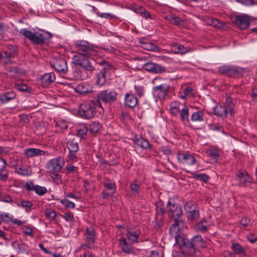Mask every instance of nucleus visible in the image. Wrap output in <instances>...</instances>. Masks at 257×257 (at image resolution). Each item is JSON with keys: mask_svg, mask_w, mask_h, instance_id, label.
Masks as SVG:
<instances>
[{"mask_svg": "<svg viewBox=\"0 0 257 257\" xmlns=\"http://www.w3.org/2000/svg\"><path fill=\"white\" fill-rule=\"evenodd\" d=\"M16 171L18 174L23 176H29L32 174L31 168L28 166L19 168Z\"/></svg>", "mask_w": 257, "mask_h": 257, "instance_id": "35", "label": "nucleus"}, {"mask_svg": "<svg viewBox=\"0 0 257 257\" xmlns=\"http://www.w3.org/2000/svg\"><path fill=\"white\" fill-rule=\"evenodd\" d=\"M240 29H246L249 25L250 19L246 15L237 16L233 21Z\"/></svg>", "mask_w": 257, "mask_h": 257, "instance_id": "16", "label": "nucleus"}, {"mask_svg": "<svg viewBox=\"0 0 257 257\" xmlns=\"http://www.w3.org/2000/svg\"><path fill=\"white\" fill-rule=\"evenodd\" d=\"M167 208L169 217L175 220V223L170 228V232L173 234L178 232L179 226H183V222L179 219L182 214L183 211L181 206L171 199L168 201Z\"/></svg>", "mask_w": 257, "mask_h": 257, "instance_id": "1", "label": "nucleus"}, {"mask_svg": "<svg viewBox=\"0 0 257 257\" xmlns=\"http://www.w3.org/2000/svg\"><path fill=\"white\" fill-rule=\"evenodd\" d=\"M171 51L174 54L182 55L191 51V49L189 47H185L180 44L175 43L171 45Z\"/></svg>", "mask_w": 257, "mask_h": 257, "instance_id": "23", "label": "nucleus"}, {"mask_svg": "<svg viewBox=\"0 0 257 257\" xmlns=\"http://www.w3.org/2000/svg\"><path fill=\"white\" fill-rule=\"evenodd\" d=\"M153 73L159 74L163 73L166 72V68L165 67L155 63H154Z\"/></svg>", "mask_w": 257, "mask_h": 257, "instance_id": "40", "label": "nucleus"}, {"mask_svg": "<svg viewBox=\"0 0 257 257\" xmlns=\"http://www.w3.org/2000/svg\"><path fill=\"white\" fill-rule=\"evenodd\" d=\"M75 90L80 94H85L87 93L92 92L93 88L88 84L80 83L76 86Z\"/></svg>", "mask_w": 257, "mask_h": 257, "instance_id": "26", "label": "nucleus"}, {"mask_svg": "<svg viewBox=\"0 0 257 257\" xmlns=\"http://www.w3.org/2000/svg\"><path fill=\"white\" fill-rule=\"evenodd\" d=\"M86 243L81 246V247H87L91 248L93 246L95 240V234L92 227H87L86 229Z\"/></svg>", "mask_w": 257, "mask_h": 257, "instance_id": "15", "label": "nucleus"}, {"mask_svg": "<svg viewBox=\"0 0 257 257\" xmlns=\"http://www.w3.org/2000/svg\"><path fill=\"white\" fill-rule=\"evenodd\" d=\"M96 84L101 86L103 85L106 81L105 73L104 71H100L96 75Z\"/></svg>", "mask_w": 257, "mask_h": 257, "instance_id": "37", "label": "nucleus"}, {"mask_svg": "<svg viewBox=\"0 0 257 257\" xmlns=\"http://www.w3.org/2000/svg\"><path fill=\"white\" fill-rule=\"evenodd\" d=\"M250 222V220L246 217H243L240 220V224L243 226H246Z\"/></svg>", "mask_w": 257, "mask_h": 257, "instance_id": "64", "label": "nucleus"}, {"mask_svg": "<svg viewBox=\"0 0 257 257\" xmlns=\"http://www.w3.org/2000/svg\"><path fill=\"white\" fill-rule=\"evenodd\" d=\"M169 89V85L166 83L161 84L153 88L152 94L156 99L164 100L167 96Z\"/></svg>", "mask_w": 257, "mask_h": 257, "instance_id": "11", "label": "nucleus"}, {"mask_svg": "<svg viewBox=\"0 0 257 257\" xmlns=\"http://www.w3.org/2000/svg\"><path fill=\"white\" fill-rule=\"evenodd\" d=\"M67 146L69 152H77L79 150L78 143L74 140L68 142Z\"/></svg>", "mask_w": 257, "mask_h": 257, "instance_id": "38", "label": "nucleus"}, {"mask_svg": "<svg viewBox=\"0 0 257 257\" xmlns=\"http://www.w3.org/2000/svg\"><path fill=\"white\" fill-rule=\"evenodd\" d=\"M15 88L20 91L25 92L28 91L29 87L27 84L22 83L15 84Z\"/></svg>", "mask_w": 257, "mask_h": 257, "instance_id": "49", "label": "nucleus"}, {"mask_svg": "<svg viewBox=\"0 0 257 257\" xmlns=\"http://www.w3.org/2000/svg\"><path fill=\"white\" fill-rule=\"evenodd\" d=\"M19 33L24 38L30 40L33 44L36 45H41L44 43L52 37L51 34L47 32H40L37 31L33 32L27 29H21Z\"/></svg>", "mask_w": 257, "mask_h": 257, "instance_id": "3", "label": "nucleus"}, {"mask_svg": "<svg viewBox=\"0 0 257 257\" xmlns=\"http://www.w3.org/2000/svg\"><path fill=\"white\" fill-rule=\"evenodd\" d=\"M65 164L64 159L57 157L49 160L46 164V169L49 172L57 173L59 172Z\"/></svg>", "mask_w": 257, "mask_h": 257, "instance_id": "10", "label": "nucleus"}, {"mask_svg": "<svg viewBox=\"0 0 257 257\" xmlns=\"http://www.w3.org/2000/svg\"><path fill=\"white\" fill-rule=\"evenodd\" d=\"M197 208H198V207L196 206V204L192 201H187L184 205V209L186 211V213Z\"/></svg>", "mask_w": 257, "mask_h": 257, "instance_id": "46", "label": "nucleus"}, {"mask_svg": "<svg viewBox=\"0 0 257 257\" xmlns=\"http://www.w3.org/2000/svg\"><path fill=\"white\" fill-rule=\"evenodd\" d=\"M219 71L221 74L228 76H233L238 75L240 72L239 68L235 66H223L219 68Z\"/></svg>", "mask_w": 257, "mask_h": 257, "instance_id": "18", "label": "nucleus"}, {"mask_svg": "<svg viewBox=\"0 0 257 257\" xmlns=\"http://www.w3.org/2000/svg\"><path fill=\"white\" fill-rule=\"evenodd\" d=\"M172 24L176 26H180L183 25L184 21L183 20L180 19L179 17H176L175 16Z\"/></svg>", "mask_w": 257, "mask_h": 257, "instance_id": "59", "label": "nucleus"}, {"mask_svg": "<svg viewBox=\"0 0 257 257\" xmlns=\"http://www.w3.org/2000/svg\"><path fill=\"white\" fill-rule=\"evenodd\" d=\"M236 180L238 184L241 187L246 186L251 182V178L248 173L246 171H239L236 174Z\"/></svg>", "mask_w": 257, "mask_h": 257, "instance_id": "13", "label": "nucleus"}, {"mask_svg": "<svg viewBox=\"0 0 257 257\" xmlns=\"http://www.w3.org/2000/svg\"><path fill=\"white\" fill-rule=\"evenodd\" d=\"M50 177L53 180H54L56 181H58V182L61 181V176L56 173H53L51 174L50 175Z\"/></svg>", "mask_w": 257, "mask_h": 257, "instance_id": "63", "label": "nucleus"}, {"mask_svg": "<svg viewBox=\"0 0 257 257\" xmlns=\"http://www.w3.org/2000/svg\"><path fill=\"white\" fill-rule=\"evenodd\" d=\"M134 143L144 149L151 148V145L148 141L142 137H135L133 139Z\"/></svg>", "mask_w": 257, "mask_h": 257, "instance_id": "28", "label": "nucleus"}, {"mask_svg": "<svg viewBox=\"0 0 257 257\" xmlns=\"http://www.w3.org/2000/svg\"><path fill=\"white\" fill-rule=\"evenodd\" d=\"M99 102L102 101L105 103H110L114 101L116 98V92L112 89H107L99 92L94 98Z\"/></svg>", "mask_w": 257, "mask_h": 257, "instance_id": "9", "label": "nucleus"}, {"mask_svg": "<svg viewBox=\"0 0 257 257\" xmlns=\"http://www.w3.org/2000/svg\"><path fill=\"white\" fill-rule=\"evenodd\" d=\"M55 80V75L54 73L52 72L46 73L41 77L42 82L46 84H49L54 82Z\"/></svg>", "mask_w": 257, "mask_h": 257, "instance_id": "31", "label": "nucleus"}, {"mask_svg": "<svg viewBox=\"0 0 257 257\" xmlns=\"http://www.w3.org/2000/svg\"><path fill=\"white\" fill-rule=\"evenodd\" d=\"M153 66L154 63L153 62L146 63L143 65V68L146 71L153 73L154 67Z\"/></svg>", "mask_w": 257, "mask_h": 257, "instance_id": "57", "label": "nucleus"}, {"mask_svg": "<svg viewBox=\"0 0 257 257\" xmlns=\"http://www.w3.org/2000/svg\"><path fill=\"white\" fill-rule=\"evenodd\" d=\"M105 190L102 192V196L104 199L112 195L115 192L116 187L114 182L111 180H106L104 183Z\"/></svg>", "mask_w": 257, "mask_h": 257, "instance_id": "17", "label": "nucleus"}, {"mask_svg": "<svg viewBox=\"0 0 257 257\" xmlns=\"http://www.w3.org/2000/svg\"><path fill=\"white\" fill-rule=\"evenodd\" d=\"M101 126L100 123L96 121L92 122L89 125V131L92 134L97 133L101 128Z\"/></svg>", "mask_w": 257, "mask_h": 257, "instance_id": "42", "label": "nucleus"}, {"mask_svg": "<svg viewBox=\"0 0 257 257\" xmlns=\"http://www.w3.org/2000/svg\"><path fill=\"white\" fill-rule=\"evenodd\" d=\"M124 100L125 105L130 108H134L138 103L137 97L132 93H126Z\"/></svg>", "mask_w": 257, "mask_h": 257, "instance_id": "21", "label": "nucleus"}, {"mask_svg": "<svg viewBox=\"0 0 257 257\" xmlns=\"http://www.w3.org/2000/svg\"><path fill=\"white\" fill-rule=\"evenodd\" d=\"M135 89L136 93L140 96L141 97L144 95L145 93V89L143 86L141 85H135Z\"/></svg>", "mask_w": 257, "mask_h": 257, "instance_id": "53", "label": "nucleus"}, {"mask_svg": "<svg viewBox=\"0 0 257 257\" xmlns=\"http://www.w3.org/2000/svg\"><path fill=\"white\" fill-rule=\"evenodd\" d=\"M96 14L98 17L101 18H105L109 20L115 19L117 18L116 16L111 13H101L97 12Z\"/></svg>", "mask_w": 257, "mask_h": 257, "instance_id": "47", "label": "nucleus"}, {"mask_svg": "<svg viewBox=\"0 0 257 257\" xmlns=\"http://www.w3.org/2000/svg\"><path fill=\"white\" fill-rule=\"evenodd\" d=\"M156 210L158 214H163L164 213L165 207L162 202H158L156 203Z\"/></svg>", "mask_w": 257, "mask_h": 257, "instance_id": "54", "label": "nucleus"}, {"mask_svg": "<svg viewBox=\"0 0 257 257\" xmlns=\"http://www.w3.org/2000/svg\"><path fill=\"white\" fill-rule=\"evenodd\" d=\"M4 94L6 97V99H7L8 102L14 99L16 96V94L13 91H10V92H6L4 93Z\"/></svg>", "mask_w": 257, "mask_h": 257, "instance_id": "56", "label": "nucleus"}, {"mask_svg": "<svg viewBox=\"0 0 257 257\" xmlns=\"http://www.w3.org/2000/svg\"><path fill=\"white\" fill-rule=\"evenodd\" d=\"M204 115L202 111H197L191 114L190 119L193 122H202L204 121Z\"/></svg>", "mask_w": 257, "mask_h": 257, "instance_id": "29", "label": "nucleus"}, {"mask_svg": "<svg viewBox=\"0 0 257 257\" xmlns=\"http://www.w3.org/2000/svg\"><path fill=\"white\" fill-rule=\"evenodd\" d=\"M199 216L198 207L191 210L187 213V217L188 220L190 221H194L197 219Z\"/></svg>", "mask_w": 257, "mask_h": 257, "instance_id": "33", "label": "nucleus"}, {"mask_svg": "<svg viewBox=\"0 0 257 257\" xmlns=\"http://www.w3.org/2000/svg\"><path fill=\"white\" fill-rule=\"evenodd\" d=\"M182 93H185L188 97L193 95V90L190 87H186L182 89Z\"/></svg>", "mask_w": 257, "mask_h": 257, "instance_id": "55", "label": "nucleus"}, {"mask_svg": "<svg viewBox=\"0 0 257 257\" xmlns=\"http://www.w3.org/2000/svg\"><path fill=\"white\" fill-rule=\"evenodd\" d=\"M119 244L123 252L128 254H134V249L127 242L125 238H121L119 240Z\"/></svg>", "mask_w": 257, "mask_h": 257, "instance_id": "25", "label": "nucleus"}, {"mask_svg": "<svg viewBox=\"0 0 257 257\" xmlns=\"http://www.w3.org/2000/svg\"><path fill=\"white\" fill-rule=\"evenodd\" d=\"M66 169L68 172L70 173H75L78 171V169L77 167L71 165H67Z\"/></svg>", "mask_w": 257, "mask_h": 257, "instance_id": "62", "label": "nucleus"}, {"mask_svg": "<svg viewBox=\"0 0 257 257\" xmlns=\"http://www.w3.org/2000/svg\"><path fill=\"white\" fill-rule=\"evenodd\" d=\"M141 231L140 228L136 226L134 228H129L127 232V237L130 241L137 242L138 240V236L141 234Z\"/></svg>", "mask_w": 257, "mask_h": 257, "instance_id": "19", "label": "nucleus"}, {"mask_svg": "<svg viewBox=\"0 0 257 257\" xmlns=\"http://www.w3.org/2000/svg\"><path fill=\"white\" fill-rule=\"evenodd\" d=\"M56 124L58 127H59L61 129H62V130H65L68 127L67 122L66 121L63 120H58L56 122Z\"/></svg>", "mask_w": 257, "mask_h": 257, "instance_id": "58", "label": "nucleus"}, {"mask_svg": "<svg viewBox=\"0 0 257 257\" xmlns=\"http://www.w3.org/2000/svg\"><path fill=\"white\" fill-rule=\"evenodd\" d=\"M193 247L195 249V246H203L204 243L203 242V238L201 235H196L192 239V241H190Z\"/></svg>", "mask_w": 257, "mask_h": 257, "instance_id": "34", "label": "nucleus"}, {"mask_svg": "<svg viewBox=\"0 0 257 257\" xmlns=\"http://www.w3.org/2000/svg\"><path fill=\"white\" fill-rule=\"evenodd\" d=\"M60 203L66 208H74L75 204L73 202L68 200L67 199H63L60 200Z\"/></svg>", "mask_w": 257, "mask_h": 257, "instance_id": "48", "label": "nucleus"}, {"mask_svg": "<svg viewBox=\"0 0 257 257\" xmlns=\"http://www.w3.org/2000/svg\"><path fill=\"white\" fill-rule=\"evenodd\" d=\"M142 46L141 47L147 50L148 51H152L154 52H158L159 51L160 49L159 47L155 45V44L150 42H142Z\"/></svg>", "mask_w": 257, "mask_h": 257, "instance_id": "30", "label": "nucleus"}, {"mask_svg": "<svg viewBox=\"0 0 257 257\" xmlns=\"http://www.w3.org/2000/svg\"><path fill=\"white\" fill-rule=\"evenodd\" d=\"M0 218L2 221L5 222H8L12 221L13 215L9 213H4L0 214Z\"/></svg>", "mask_w": 257, "mask_h": 257, "instance_id": "50", "label": "nucleus"}, {"mask_svg": "<svg viewBox=\"0 0 257 257\" xmlns=\"http://www.w3.org/2000/svg\"><path fill=\"white\" fill-rule=\"evenodd\" d=\"M209 224L206 220H202L199 223H198L196 227L197 229L201 232L205 231L207 230Z\"/></svg>", "mask_w": 257, "mask_h": 257, "instance_id": "45", "label": "nucleus"}, {"mask_svg": "<svg viewBox=\"0 0 257 257\" xmlns=\"http://www.w3.org/2000/svg\"><path fill=\"white\" fill-rule=\"evenodd\" d=\"M33 204L32 202L25 199H21L19 201V206L25 208L26 211H30Z\"/></svg>", "mask_w": 257, "mask_h": 257, "instance_id": "36", "label": "nucleus"}, {"mask_svg": "<svg viewBox=\"0 0 257 257\" xmlns=\"http://www.w3.org/2000/svg\"><path fill=\"white\" fill-rule=\"evenodd\" d=\"M26 187L28 191H34L39 196L44 195L47 192L45 187L34 185L33 183H27Z\"/></svg>", "mask_w": 257, "mask_h": 257, "instance_id": "22", "label": "nucleus"}, {"mask_svg": "<svg viewBox=\"0 0 257 257\" xmlns=\"http://www.w3.org/2000/svg\"><path fill=\"white\" fill-rule=\"evenodd\" d=\"M131 190L133 194H137L140 190V186L139 184L134 182L131 184Z\"/></svg>", "mask_w": 257, "mask_h": 257, "instance_id": "51", "label": "nucleus"}, {"mask_svg": "<svg viewBox=\"0 0 257 257\" xmlns=\"http://www.w3.org/2000/svg\"><path fill=\"white\" fill-rule=\"evenodd\" d=\"M176 243L182 247V251L184 255L192 256L194 254L196 249L193 247L192 243L187 239L177 234L175 236Z\"/></svg>", "mask_w": 257, "mask_h": 257, "instance_id": "7", "label": "nucleus"}, {"mask_svg": "<svg viewBox=\"0 0 257 257\" xmlns=\"http://www.w3.org/2000/svg\"><path fill=\"white\" fill-rule=\"evenodd\" d=\"M88 57L81 55H74L72 62L75 65L80 66L87 71H92L95 69V68L90 59L88 58Z\"/></svg>", "mask_w": 257, "mask_h": 257, "instance_id": "8", "label": "nucleus"}, {"mask_svg": "<svg viewBox=\"0 0 257 257\" xmlns=\"http://www.w3.org/2000/svg\"><path fill=\"white\" fill-rule=\"evenodd\" d=\"M24 155L28 158L45 155L46 152L43 150L36 148H28L24 150Z\"/></svg>", "mask_w": 257, "mask_h": 257, "instance_id": "24", "label": "nucleus"}, {"mask_svg": "<svg viewBox=\"0 0 257 257\" xmlns=\"http://www.w3.org/2000/svg\"><path fill=\"white\" fill-rule=\"evenodd\" d=\"M170 111L174 115H179L181 121L183 123L189 121V109L187 105L174 101L170 104Z\"/></svg>", "mask_w": 257, "mask_h": 257, "instance_id": "5", "label": "nucleus"}, {"mask_svg": "<svg viewBox=\"0 0 257 257\" xmlns=\"http://www.w3.org/2000/svg\"><path fill=\"white\" fill-rule=\"evenodd\" d=\"M234 104L230 97H226L225 104H217L213 108L214 114L222 117H226L227 113L231 116L234 114Z\"/></svg>", "mask_w": 257, "mask_h": 257, "instance_id": "6", "label": "nucleus"}, {"mask_svg": "<svg viewBox=\"0 0 257 257\" xmlns=\"http://www.w3.org/2000/svg\"><path fill=\"white\" fill-rule=\"evenodd\" d=\"M231 248L236 254H243L244 253V248L238 243H232Z\"/></svg>", "mask_w": 257, "mask_h": 257, "instance_id": "44", "label": "nucleus"}, {"mask_svg": "<svg viewBox=\"0 0 257 257\" xmlns=\"http://www.w3.org/2000/svg\"><path fill=\"white\" fill-rule=\"evenodd\" d=\"M97 108L103 109L101 103L94 98L89 101L81 103L78 109V113L81 117L90 119L95 116Z\"/></svg>", "mask_w": 257, "mask_h": 257, "instance_id": "2", "label": "nucleus"}, {"mask_svg": "<svg viewBox=\"0 0 257 257\" xmlns=\"http://www.w3.org/2000/svg\"><path fill=\"white\" fill-rule=\"evenodd\" d=\"M88 128L85 126H80L78 130V135L80 138H83L87 133Z\"/></svg>", "mask_w": 257, "mask_h": 257, "instance_id": "52", "label": "nucleus"}, {"mask_svg": "<svg viewBox=\"0 0 257 257\" xmlns=\"http://www.w3.org/2000/svg\"><path fill=\"white\" fill-rule=\"evenodd\" d=\"M176 156L178 162L183 165L192 166L195 162L194 157L189 153L179 152Z\"/></svg>", "mask_w": 257, "mask_h": 257, "instance_id": "12", "label": "nucleus"}, {"mask_svg": "<svg viewBox=\"0 0 257 257\" xmlns=\"http://www.w3.org/2000/svg\"><path fill=\"white\" fill-rule=\"evenodd\" d=\"M51 65L58 72L64 73L67 71L66 62L63 58L54 59Z\"/></svg>", "mask_w": 257, "mask_h": 257, "instance_id": "14", "label": "nucleus"}, {"mask_svg": "<svg viewBox=\"0 0 257 257\" xmlns=\"http://www.w3.org/2000/svg\"><path fill=\"white\" fill-rule=\"evenodd\" d=\"M209 128L212 131H219L221 126L217 123H210L208 125Z\"/></svg>", "mask_w": 257, "mask_h": 257, "instance_id": "61", "label": "nucleus"}, {"mask_svg": "<svg viewBox=\"0 0 257 257\" xmlns=\"http://www.w3.org/2000/svg\"><path fill=\"white\" fill-rule=\"evenodd\" d=\"M11 56V53L5 52L2 54V56L0 58L2 59L5 64L8 65L12 63Z\"/></svg>", "mask_w": 257, "mask_h": 257, "instance_id": "41", "label": "nucleus"}, {"mask_svg": "<svg viewBox=\"0 0 257 257\" xmlns=\"http://www.w3.org/2000/svg\"><path fill=\"white\" fill-rule=\"evenodd\" d=\"M8 77L18 80L21 76L25 75L26 72L23 70H20L17 67L11 68L6 73Z\"/></svg>", "mask_w": 257, "mask_h": 257, "instance_id": "20", "label": "nucleus"}, {"mask_svg": "<svg viewBox=\"0 0 257 257\" xmlns=\"http://www.w3.org/2000/svg\"><path fill=\"white\" fill-rule=\"evenodd\" d=\"M205 22L207 25L215 27L220 28L223 26V23L212 17L205 18Z\"/></svg>", "mask_w": 257, "mask_h": 257, "instance_id": "32", "label": "nucleus"}, {"mask_svg": "<svg viewBox=\"0 0 257 257\" xmlns=\"http://www.w3.org/2000/svg\"><path fill=\"white\" fill-rule=\"evenodd\" d=\"M74 48L77 54L86 57H92L97 55V47L84 40H78L75 42Z\"/></svg>", "mask_w": 257, "mask_h": 257, "instance_id": "4", "label": "nucleus"}, {"mask_svg": "<svg viewBox=\"0 0 257 257\" xmlns=\"http://www.w3.org/2000/svg\"><path fill=\"white\" fill-rule=\"evenodd\" d=\"M45 214L47 218L50 221L55 220L57 216L56 212L52 208H47L46 209Z\"/></svg>", "mask_w": 257, "mask_h": 257, "instance_id": "39", "label": "nucleus"}, {"mask_svg": "<svg viewBox=\"0 0 257 257\" xmlns=\"http://www.w3.org/2000/svg\"><path fill=\"white\" fill-rule=\"evenodd\" d=\"M192 175L193 178L205 182H207L209 178V176L204 173L197 174L196 173H193Z\"/></svg>", "mask_w": 257, "mask_h": 257, "instance_id": "43", "label": "nucleus"}, {"mask_svg": "<svg viewBox=\"0 0 257 257\" xmlns=\"http://www.w3.org/2000/svg\"><path fill=\"white\" fill-rule=\"evenodd\" d=\"M6 165V161L0 157V180L4 182L8 178V173L5 170Z\"/></svg>", "mask_w": 257, "mask_h": 257, "instance_id": "27", "label": "nucleus"}, {"mask_svg": "<svg viewBox=\"0 0 257 257\" xmlns=\"http://www.w3.org/2000/svg\"><path fill=\"white\" fill-rule=\"evenodd\" d=\"M63 218L67 221L72 222L74 221V216L72 212L65 213L63 216Z\"/></svg>", "mask_w": 257, "mask_h": 257, "instance_id": "60", "label": "nucleus"}]
</instances>
